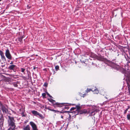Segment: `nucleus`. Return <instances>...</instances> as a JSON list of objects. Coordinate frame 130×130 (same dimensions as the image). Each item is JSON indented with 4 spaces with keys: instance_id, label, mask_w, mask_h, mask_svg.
<instances>
[{
    "instance_id": "obj_1",
    "label": "nucleus",
    "mask_w": 130,
    "mask_h": 130,
    "mask_svg": "<svg viewBox=\"0 0 130 130\" xmlns=\"http://www.w3.org/2000/svg\"><path fill=\"white\" fill-rule=\"evenodd\" d=\"M7 123L8 126H16L15 124V120L13 117L9 116H8Z\"/></svg>"
},
{
    "instance_id": "obj_2",
    "label": "nucleus",
    "mask_w": 130,
    "mask_h": 130,
    "mask_svg": "<svg viewBox=\"0 0 130 130\" xmlns=\"http://www.w3.org/2000/svg\"><path fill=\"white\" fill-rule=\"evenodd\" d=\"M5 55L6 57L8 59L10 60L12 59V57L8 49H7L6 50Z\"/></svg>"
},
{
    "instance_id": "obj_3",
    "label": "nucleus",
    "mask_w": 130,
    "mask_h": 130,
    "mask_svg": "<svg viewBox=\"0 0 130 130\" xmlns=\"http://www.w3.org/2000/svg\"><path fill=\"white\" fill-rule=\"evenodd\" d=\"M0 107L3 112L4 113H6L8 111V109L5 107V106L3 105L2 102H0Z\"/></svg>"
},
{
    "instance_id": "obj_4",
    "label": "nucleus",
    "mask_w": 130,
    "mask_h": 130,
    "mask_svg": "<svg viewBox=\"0 0 130 130\" xmlns=\"http://www.w3.org/2000/svg\"><path fill=\"white\" fill-rule=\"evenodd\" d=\"M4 118L3 115H1L0 117V128L2 129L3 126Z\"/></svg>"
},
{
    "instance_id": "obj_5",
    "label": "nucleus",
    "mask_w": 130,
    "mask_h": 130,
    "mask_svg": "<svg viewBox=\"0 0 130 130\" xmlns=\"http://www.w3.org/2000/svg\"><path fill=\"white\" fill-rule=\"evenodd\" d=\"M31 112L34 115L36 116H38L39 117H40L41 118H43V115L40 113L39 112H38L37 111L34 110L31 111Z\"/></svg>"
},
{
    "instance_id": "obj_6",
    "label": "nucleus",
    "mask_w": 130,
    "mask_h": 130,
    "mask_svg": "<svg viewBox=\"0 0 130 130\" xmlns=\"http://www.w3.org/2000/svg\"><path fill=\"white\" fill-rule=\"evenodd\" d=\"M33 130H38L36 125L33 122L31 121L29 123Z\"/></svg>"
},
{
    "instance_id": "obj_7",
    "label": "nucleus",
    "mask_w": 130,
    "mask_h": 130,
    "mask_svg": "<svg viewBox=\"0 0 130 130\" xmlns=\"http://www.w3.org/2000/svg\"><path fill=\"white\" fill-rule=\"evenodd\" d=\"M49 102H50L53 105H59V104L58 103H56L55 101L52 99L51 98H53L50 94H49Z\"/></svg>"
},
{
    "instance_id": "obj_8",
    "label": "nucleus",
    "mask_w": 130,
    "mask_h": 130,
    "mask_svg": "<svg viewBox=\"0 0 130 130\" xmlns=\"http://www.w3.org/2000/svg\"><path fill=\"white\" fill-rule=\"evenodd\" d=\"M0 55L1 56V58L3 60H4L6 61V58L5 56L4 53L1 50L0 51Z\"/></svg>"
},
{
    "instance_id": "obj_9",
    "label": "nucleus",
    "mask_w": 130,
    "mask_h": 130,
    "mask_svg": "<svg viewBox=\"0 0 130 130\" xmlns=\"http://www.w3.org/2000/svg\"><path fill=\"white\" fill-rule=\"evenodd\" d=\"M16 66L14 65H11L9 66L8 67V69L10 70H13L14 71Z\"/></svg>"
},
{
    "instance_id": "obj_10",
    "label": "nucleus",
    "mask_w": 130,
    "mask_h": 130,
    "mask_svg": "<svg viewBox=\"0 0 130 130\" xmlns=\"http://www.w3.org/2000/svg\"><path fill=\"white\" fill-rule=\"evenodd\" d=\"M23 130H30V127L29 125H27L25 126H24L23 128Z\"/></svg>"
},
{
    "instance_id": "obj_11",
    "label": "nucleus",
    "mask_w": 130,
    "mask_h": 130,
    "mask_svg": "<svg viewBox=\"0 0 130 130\" xmlns=\"http://www.w3.org/2000/svg\"><path fill=\"white\" fill-rule=\"evenodd\" d=\"M9 127L7 130H15L16 126H9Z\"/></svg>"
},
{
    "instance_id": "obj_12",
    "label": "nucleus",
    "mask_w": 130,
    "mask_h": 130,
    "mask_svg": "<svg viewBox=\"0 0 130 130\" xmlns=\"http://www.w3.org/2000/svg\"><path fill=\"white\" fill-rule=\"evenodd\" d=\"M23 38V36H22L18 39V40L21 43L22 42V39Z\"/></svg>"
},
{
    "instance_id": "obj_13",
    "label": "nucleus",
    "mask_w": 130,
    "mask_h": 130,
    "mask_svg": "<svg viewBox=\"0 0 130 130\" xmlns=\"http://www.w3.org/2000/svg\"><path fill=\"white\" fill-rule=\"evenodd\" d=\"M95 94H97L99 92V91L98 90L96 89H94V91H92Z\"/></svg>"
},
{
    "instance_id": "obj_14",
    "label": "nucleus",
    "mask_w": 130,
    "mask_h": 130,
    "mask_svg": "<svg viewBox=\"0 0 130 130\" xmlns=\"http://www.w3.org/2000/svg\"><path fill=\"white\" fill-rule=\"evenodd\" d=\"M97 59H98L100 60H103V58L101 57V56H99L98 57H97Z\"/></svg>"
},
{
    "instance_id": "obj_15",
    "label": "nucleus",
    "mask_w": 130,
    "mask_h": 130,
    "mask_svg": "<svg viewBox=\"0 0 130 130\" xmlns=\"http://www.w3.org/2000/svg\"><path fill=\"white\" fill-rule=\"evenodd\" d=\"M46 93H43L42 94V96L43 97V98H46Z\"/></svg>"
},
{
    "instance_id": "obj_16",
    "label": "nucleus",
    "mask_w": 130,
    "mask_h": 130,
    "mask_svg": "<svg viewBox=\"0 0 130 130\" xmlns=\"http://www.w3.org/2000/svg\"><path fill=\"white\" fill-rule=\"evenodd\" d=\"M59 66H58L57 65L55 67V69L56 70H59Z\"/></svg>"
},
{
    "instance_id": "obj_17",
    "label": "nucleus",
    "mask_w": 130,
    "mask_h": 130,
    "mask_svg": "<svg viewBox=\"0 0 130 130\" xmlns=\"http://www.w3.org/2000/svg\"><path fill=\"white\" fill-rule=\"evenodd\" d=\"M48 85V84L46 82V83H44L43 86H45V87H47V86Z\"/></svg>"
},
{
    "instance_id": "obj_18",
    "label": "nucleus",
    "mask_w": 130,
    "mask_h": 130,
    "mask_svg": "<svg viewBox=\"0 0 130 130\" xmlns=\"http://www.w3.org/2000/svg\"><path fill=\"white\" fill-rule=\"evenodd\" d=\"M45 109H49V106H47V105L45 106Z\"/></svg>"
},
{
    "instance_id": "obj_19",
    "label": "nucleus",
    "mask_w": 130,
    "mask_h": 130,
    "mask_svg": "<svg viewBox=\"0 0 130 130\" xmlns=\"http://www.w3.org/2000/svg\"><path fill=\"white\" fill-rule=\"evenodd\" d=\"M21 71L22 72H24L25 71V69L24 68H21Z\"/></svg>"
},
{
    "instance_id": "obj_20",
    "label": "nucleus",
    "mask_w": 130,
    "mask_h": 130,
    "mask_svg": "<svg viewBox=\"0 0 130 130\" xmlns=\"http://www.w3.org/2000/svg\"><path fill=\"white\" fill-rule=\"evenodd\" d=\"M127 119L129 120L130 119V115L128 114L127 115Z\"/></svg>"
},
{
    "instance_id": "obj_21",
    "label": "nucleus",
    "mask_w": 130,
    "mask_h": 130,
    "mask_svg": "<svg viewBox=\"0 0 130 130\" xmlns=\"http://www.w3.org/2000/svg\"><path fill=\"white\" fill-rule=\"evenodd\" d=\"M92 91V90L91 89H87L86 90V92H90V91Z\"/></svg>"
},
{
    "instance_id": "obj_22",
    "label": "nucleus",
    "mask_w": 130,
    "mask_h": 130,
    "mask_svg": "<svg viewBox=\"0 0 130 130\" xmlns=\"http://www.w3.org/2000/svg\"><path fill=\"white\" fill-rule=\"evenodd\" d=\"M76 107L78 110H79L80 109V107L78 105H76Z\"/></svg>"
},
{
    "instance_id": "obj_23",
    "label": "nucleus",
    "mask_w": 130,
    "mask_h": 130,
    "mask_svg": "<svg viewBox=\"0 0 130 130\" xmlns=\"http://www.w3.org/2000/svg\"><path fill=\"white\" fill-rule=\"evenodd\" d=\"M13 85L15 87H18V85L16 83H13Z\"/></svg>"
},
{
    "instance_id": "obj_24",
    "label": "nucleus",
    "mask_w": 130,
    "mask_h": 130,
    "mask_svg": "<svg viewBox=\"0 0 130 130\" xmlns=\"http://www.w3.org/2000/svg\"><path fill=\"white\" fill-rule=\"evenodd\" d=\"M27 76H28V79H29V78H30V79H31V76H30V75H29V74H28Z\"/></svg>"
},
{
    "instance_id": "obj_25",
    "label": "nucleus",
    "mask_w": 130,
    "mask_h": 130,
    "mask_svg": "<svg viewBox=\"0 0 130 130\" xmlns=\"http://www.w3.org/2000/svg\"><path fill=\"white\" fill-rule=\"evenodd\" d=\"M128 88L129 92L130 91V85L128 84Z\"/></svg>"
},
{
    "instance_id": "obj_26",
    "label": "nucleus",
    "mask_w": 130,
    "mask_h": 130,
    "mask_svg": "<svg viewBox=\"0 0 130 130\" xmlns=\"http://www.w3.org/2000/svg\"><path fill=\"white\" fill-rule=\"evenodd\" d=\"M128 108H127L126 109L125 111L124 112V114H125L126 113V112H127V110H128Z\"/></svg>"
},
{
    "instance_id": "obj_27",
    "label": "nucleus",
    "mask_w": 130,
    "mask_h": 130,
    "mask_svg": "<svg viewBox=\"0 0 130 130\" xmlns=\"http://www.w3.org/2000/svg\"><path fill=\"white\" fill-rule=\"evenodd\" d=\"M22 117H25V115L24 114V112H22Z\"/></svg>"
},
{
    "instance_id": "obj_28",
    "label": "nucleus",
    "mask_w": 130,
    "mask_h": 130,
    "mask_svg": "<svg viewBox=\"0 0 130 130\" xmlns=\"http://www.w3.org/2000/svg\"><path fill=\"white\" fill-rule=\"evenodd\" d=\"M68 112V111H65L64 112H62V111L59 112H60V113H63L64 112Z\"/></svg>"
},
{
    "instance_id": "obj_29",
    "label": "nucleus",
    "mask_w": 130,
    "mask_h": 130,
    "mask_svg": "<svg viewBox=\"0 0 130 130\" xmlns=\"http://www.w3.org/2000/svg\"><path fill=\"white\" fill-rule=\"evenodd\" d=\"M35 70L37 71V68H36V67H34L33 68Z\"/></svg>"
},
{
    "instance_id": "obj_30",
    "label": "nucleus",
    "mask_w": 130,
    "mask_h": 130,
    "mask_svg": "<svg viewBox=\"0 0 130 130\" xmlns=\"http://www.w3.org/2000/svg\"><path fill=\"white\" fill-rule=\"evenodd\" d=\"M83 96L80 95V96H82L83 97H84V96L86 95V94H83Z\"/></svg>"
},
{
    "instance_id": "obj_31",
    "label": "nucleus",
    "mask_w": 130,
    "mask_h": 130,
    "mask_svg": "<svg viewBox=\"0 0 130 130\" xmlns=\"http://www.w3.org/2000/svg\"><path fill=\"white\" fill-rule=\"evenodd\" d=\"M5 64H4V65H1V66L2 68H3V67H5Z\"/></svg>"
},
{
    "instance_id": "obj_32",
    "label": "nucleus",
    "mask_w": 130,
    "mask_h": 130,
    "mask_svg": "<svg viewBox=\"0 0 130 130\" xmlns=\"http://www.w3.org/2000/svg\"><path fill=\"white\" fill-rule=\"evenodd\" d=\"M13 63V62L12 61H11V62L10 63V64H12Z\"/></svg>"
},
{
    "instance_id": "obj_33",
    "label": "nucleus",
    "mask_w": 130,
    "mask_h": 130,
    "mask_svg": "<svg viewBox=\"0 0 130 130\" xmlns=\"http://www.w3.org/2000/svg\"><path fill=\"white\" fill-rule=\"evenodd\" d=\"M75 109V108H72L71 109V110H74Z\"/></svg>"
},
{
    "instance_id": "obj_34",
    "label": "nucleus",
    "mask_w": 130,
    "mask_h": 130,
    "mask_svg": "<svg viewBox=\"0 0 130 130\" xmlns=\"http://www.w3.org/2000/svg\"><path fill=\"white\" fill-rule=\"evenodd\" d=\"M46 94H47V95H48L49 96V93L47 92H46Z\"/></svg>"
},
{
    "instance_id": "obj_35",
    "label": "nucleus",
    "mask_w": 130,
    "mask_h": 130,
    "mask_svg": "<svg viewBox=\"0 0 130 130\" xmlns=\"http://www.w3.org/2000/svg\"><path fill=\"white\" fill-rule=\"evenodd\" d=\"M63 116H61V118H62L63 119Z\"/></svg>"
},
{
    "instance_id": "obj_36",
    "label": "nucleus",
    "mask_w": 130,
    "mask_h": 130,
    "mask_svg": "<svg viewBox=\"0 0 130 130\" xmlns=\"http://www.w3.org/2000/svg\"><path fill=\"white\" fill-rule=\"evenodd\" d=\"M25 76H23V78H25Z\"/></svg>"
},
{
    "instance_id": "obj_37",
    "label": "nucleus",
    "mask_w": 130,
    "mask_h": 130,
    "mask_svg": "<svg viewBox=\"0 0 130 130\" xmlns=\"http://www.w3.org/2000/svg\"><path fill=\"white\" fill-rule=\"evenodd\" d=\"M2 0H0V2H1Z\"/></svg>"
},
{
    "instance_id": "obj_38",
    "label": "nucleus",
    "mask_w": 130,
    "mask_h": 130,
    "mask_svg": "<svg viewBox=\"0 0 130 130\" xmlns=\"http://www.w3.org/2000/svg\"><path fill=\"white\" fill-rule=\"evenodd\" d=\"M36 56H38V55H36Z\"/></svg>"
},
{
    "instance_id": "obj_39",
    "label": "nucleus",
    "mask_w": 130,
    "mask_h": 130,
    "mask_svg": "<svg viewBox=\"0 0 130 130\" xmlns=\"http://www.w3.org/2000/svg\"><path fill=\"white\" fill-rule=\"evenodd\" d=\"M48 100H49V99H47Z\"/></svg>"
},
{
    "instance_id": "obj_40",
    "label": "nucleus",
    "mask_w": 130,
    "mask_h": 130,
    "mask_svg": "<svg viewBox=\"0 0 130 130\" xmlns=\"http://www.w3.org/2000/svg\"><path fill=\"white\" fill-rule=\"evenodd\" d=\"M2 64H3V63H2Z\"/></svg>"
}]
</instances>
